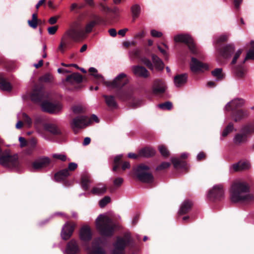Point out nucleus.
Wrapping results in <instances>:
<instances>
[{"instance_id": "69168bd1", "label": "nucleus", "mask_w": 254, "mask_h": 254, "mask_svg": "<svg viewBox=\"0 0 254 254\" xmlns=\"http://www.w3.org/2000/svg\"><path fill=\"white\" fill-rule=\"evenodd\" d=\"M241 53L242 50L240 49L237 51L232 61V64H235L236 63L237 59L239 58Z\"/></svg>"}, {"instance_id": "b1692460", "label": "nucleus", "mask_w": 254, "mask_h": 254, "mask_svg": "<svg viewBox=\"0 0 254 254\" xmlns=\"http://www.w3.org/2000/svg\"><path fill=\"white\" fill-rule=\"evenodd\" d=\"M249 115V114L247 110H238L233 113L232 117L235 122H238L248 117Z\"/></svg>"}, {"instance_id": "680f3d73", "label": "nucleus", "mask_w": 254, "mask_h": 254, "mask_svg": "<svg viewBox=\"0 0 254 254\" xmlns=\"http://www.w3.org/2000/svg\"><path fill=\"white\" fill-rule=\"evenodd\" d=\"M58 29V26H54L50 27L48 28V32L50 35H54L57 31Z\"/></svg>"}, {"instance_id": "5fc2aeb1", "label": "nucleus", "mask_w": 254, "mask_h": 254, "mask_svg": "<svg viewBox=\"0 0 254 254\" xmlns=\"http://www.w3.org/2000/svg\"><path fill=\"white\" fill-rule=\"evenodd\" d=\"M143 104V101L141 98L134 99L131 103V106L133 108H137Z\"/></svg>"}, {"instance_id": "412c9836", "label": "nucleus", "mask_w": 254, "mask_h": 254, "mask_svg": "<svg viewBox=\"0 0 254 254\" xmlns=\"http://www.w3.org/2000/svg\"><path fill=\"white\" fill-rule=\"evenodd\" d=\"M133 74L139 77L147 78L149 76L148 71L144 67L140 65H133L131 67Z\"/></svg>"}, {"instance_id": "9d476101", "label": "nucleus", "mask_w": 254, "mask_h": 254, "mask_svg": "<svg viewBox=\"0 0 254 254\" xmlns=\"http://www.w3.org/2000/svg\"><path fill=\"white\" fill-rule=\"evenodd\" d=\"M42 110L51 114H56L61 111L63 108L62 105L59 102L52 103L44 101L41 104Z\"/></svg>"}, {"instance_id": "8fccbe9b", "label": "nucleus", "mask_w": 254, "mask_h": 254, "mask_svg": "<svg viewBox=\"0 0 254 254\" xmlns=\"http://www.w3.org/2000/svg\"><path fill=\"white\" fill-rule=\"evenodd\" d=\"M158 149L159 150L160 153L164 157H166L169 156V152L167 149V147L164 145H161L159 146Z\"/></svg>"}, {"instance_id": "a18cd8bd", "label": "nucleus", "mask_w": 254, "mask_h": 254, "mask_svg": "<svg viewBox=\"0 0 254 254\" xmlns=\"http://www.w3.org/2000/svg\"><path fill=\"white\" fill-rule=\"evenodd\" d=\"M251 45L254 49L248 51L243 63H244L247 59L254 60V41H252L251 42Z\"/></svg>"}, {"instance_id": "6ab92c4d", "label": "nucleus", "mask_w": 254, "mask_h": 254, "mask_svg": "<svg viewBox=\"0 0 254 254\" xmlns=\"http://www.w3.org/2000/svg\"><path fill=\"white\" fill-rule=\"evenodd\" d=\"M92 232L90 228L88 225H83L79 231V238L84 242L89 241L92 238Z\"/></svg>"}, {"instance_id": "bb28decb", "label": "nucleus", "mask_w": 254, "mask_h": 254, "mask_svg": "<svg viewBox=\"0 0 254 254\" xmlns=\"http://www.w3.org/2000/svg\"><path fill=\"white\" fill-rule=\"evenodd\" d=\"M247 140L248 136H247L246 133H243L241 132L235 135L233 138V142L235 144L239 145L243 143L246 142Z\"/></svg>"}, {"instance_id": "4be33fe9", "label": "nucleus", "mask_w": 254, "mask_h": 254, "mask_svg": "<svg viewBox=\"0 0 254 254\" xmlns=\"http://www.w3.org/2000/svg\"><path fill=\"white\" fill-rule=\"evenodd\" d=\"M190 68L193 72H196L200 70L208 69V66L207 64H204L198 61L196 59L192 58L190 63Z\"/></svg>"}, {"instance_id": "13d9d810", "label": "nucleus", "mask_w": 254, "mask_h": 254, "mask_svg": "<svg viewBox=\"0 0 254 254\" xmlns=\"http://www.w3.org/2000/svg\"><path fill=\"white\" fill-rule=\"evenodd\" d=\"M140 51L138 49L133 50L130 53V56L132 58H138L140 56Z\"/></svg>"}, {"instance_id": "423d86ee", "label": "nucleus", "mask_w": 254, "mask_h": 254, "mask_svg": "<svg viewBox=\"0 0 254 254\" xmlns=\"http://www.w3.org/2000/svg\"><path fill=\"white\" fill-rule=\"evenodd\" d=\"M149 167L141 164L137 167L136 169V174L138 179L144 183H150L153 181V177L149 172Z\"/></svg>"}, {"instance_id": "79ce46f5", "label": "nucleus", "mask_w": 254, "mask_h": 254, "mask_svg": "<svg viewBox=\"0 0 254 254\" xmlns=\"http://www.w3.org/2000/svg\"><path fill=\"white\" fill-rule=\"evenodd\" d=\"M241 132L243 133H246L247 136L250 133H254V125H248L243 127Z\"/></svg>"}, {"instance_id": "f03ea898", "label": "nucleus", "mask_w": 254, "mask_h": 254, "mask_svg": "<svg viewBox=\"0 0 254 254\" xmlns=\"http://www.w3.org/2000/svg\"><path fill=\"white\" fill-rule=\"evenodd\" d=\"M82 34V32H78L74 27H71L63 35L58 50L64 53L66 49L70 48L72 41H77Z\"/></svg>"}, {"instance_id": "473e14b6", "label": "nucleus", "mask_w": 254, "mask_h": 254, "mask_svg": "<svg viewBox=\"0 0 254 254\" xmlns=\"http://www.w3.org/2000/svg\"><path fill=\"white\" fill-rule=\"evenodd\" d=\"M151 57L153 64L155 68L159 70H162L164 68V64L162 61L155 55H152Z\"/></svg>"}, {"instance_id": "a19ab883", "label": "nucleus", "mask_w": 254, "mask_h": 254, "mask_svg": "<svg viewBox=\"0 0 254 254\" xmlns=\"http://www.w3.org/2000/svg\"><path fill=\"white\" fill-rule=\"evenodd\" d=\"M72 112L75 114L84 113L86 111V108L81 105H76L71 107Z\"/></svg>"}, {"instance_id": "dca6fc26", "label": "nucleus", "mask_w": 254, "mask_h": 254, "mask_svg": "<svg viewBox=\"0 0 254 254\" xmlns=\"http://www.w3.org/2000/svg\"><path fill=\"white\" fill-rule=\"evenodd\" d=\"M245 101L242 98H235L227 103L224 110L230 111L234 109L242 107L245 104Z\"/></svg>"}, {"instance_id": "052dcab7", "label": "nucleus", "mask_w": 254, "mask_h": 254, "mask_svg": "<svg viewBox=\"0 0 254 254\" xmlns=\"http://www.w3.org/2000/svg\"><path fill=\"white\" fill-rule=\"evenodd\" d=\"M171 164L169 162H164L156 168V170H160L166 169L170 166Z\"/></svg>"}, {"instance_id": "6e6d98bb", "label": "nucleus", "mask_w": 254, "mask_h": 254, "mask_svg": "<svg viewBox=\"0 0 254 254\" xmlns=\"http://www.w3.org/2000/svg\"><path fill=\"white\" fill-rule=\"evenodd\" d=\"M53 76L50 74H46L40 77L41 81L44 82H50L52 81Z\"/></svg>"}, {"instance_id": "774afa93", "label": "nucleus", "mask_w": 254, "mask_h": 254, "mask_svg": "<svg viewBox=\"0 0 254 254\" xmlns=\"http://www.w3.org/2000/svg\"><path fill=\"white\" fill-rule=\"evenodd\" d=\"M28 23L31 27L33 29H36L37 27V21L35 20H29L28 21Z\"/></svg>"}, {"instance_id": "0eeeda50", "label": "nucleus", "mask_w": 254, "mask_h": 254, "mask_svg": "<svg viewBox=\"0 0 254 254\" xmlns=\"http://www.w3.org/2000/svg\"><path fill=\"white\" fill-rule=\"evenodd\" d=\"M91 123L90 119L86 116H77L73 118L70 123L71 128L74 132L79 129L83 128L89 125Z\"/></svg>"}, {"instance_id": "4c0bfd02", "label": "nucleus", "mask_w": 254, "mask_h": 254, "mask_svg": "<svg viewBox=\"0 0 254 254\" xmlns=\"http://www.w3.org/2000/svg\"><path fill=\"white\" fill-rule=\"evenodd\" d=\"M91 183L90 176L88 175H84L81 178V186L84 190H87Z\"/></svg>"}, {"instance_id": "ddd939ff", "label": "nucleus", "mask_w": 254, "mask_h": 254, "mask_svg": "<svg viewBox=\"0 0 254 254\" xmlns=\"http://www.w3.org/2000/svg\"><path fill=\"white\" fill-rule=\"evenodd\" d=\"M224 190L222 184H218L213 187L208 193V196L210 199H220L223 196Z\"/></svg>"}, {"instance_id": "4468645a", "label": "nucleus", "mask_w": 254, "mask_h": 254, "mask_svg": "<svg viewBox=\"0 0 254 254\" xmlns=\"http://www.w3.org/2000/svg\"><path fill=\"white\" fill-rule=\"evenodd\" d=\"M75 226L76 225L74 223L66 222L62 229L61 234L62 238L64 240L69 239L71 236Z\"/></svg>"}, {"instance_id": "7c9ffc66", "label": "nucleus", "mask_w": 254, "mask_h": 254, "mask_svg": "<svg viewBox=\"0 0 254 254\" xmlns=\"http://www.w3.org/2000/svg\"><path fill=\"white\" fill-rule=\"evenodd\" d=\"M69 175V173L68 169H64L55 174V179L57 182H61Z\"/></svg>"}, {"instance_id": "f257e3e1", "label": "nucleus", "mask_w": 254, "mask_h": 254, "mask_svg": "<svg viewBox=\"0 0 254 254\" xmlns=\"http://www.w3.org/2000/svg\"><path fill=\"white\" fill-rule=\"evenodd\" d=\"M249 184L242 181L234 182L231 189L230 198L233 202H243L253 199V195L249 193Z\"/></svg>"}, {"instance_id": "393cba45", "label": "nucleus", "mask_w": 254, "mask_h": 254, "mask_svg": "<svg viewBox=\"0 0 254 254\" xmlns=\"http://www.w3.org/2000/svg\"><path fill=\"white\" fill-rule=\"evenodd\" d=\"M43 126L45 130L50 132L54 135H59L61 133V131L57 125L51 123H44Z\"/></svg>"}, {"instance_id": "9b49d317", "label": "nucleus", "mask_w": 254, "mask_h": 254, "mask_svg": "<svg viewBox=\"0 0 254 254\" xmlns=\"http://www.w3.org/2000/svg\"><path fill=\"white\" fill-rule=\"evenodd\" d=\"M93 20L87 23L85 26L84 30L78 31V32H82V36L80 38H83L85 36V34H88L92 32L93 27L96 25L103 21L102 18L99 15L96 14H92L91 16Z\"/></svg>"}, {"instance_id": "e2e57ef3", "label": "nucleus", "mask_w": 254, "mask_h": 254, "mask_svg": "<svg viewBox=\"0 0 254 254\" xmlns=\"http://www.w3.org/2000/svg\"><path fill=\"white\" fill-rule=\"evenodd\" d=\"M22 118L24 121L28 125H31L32 124V120L31 118L25 113L22 114Z\"/></svg>"}, {"instance_id": "f704fd0d", "label": "nucleus", "mask_w": 254, "mask_h": 254, "mask_svg": "<svg viewBox=\"0 0 254 254\" xmlns=\"http://www.w3.org/2000/svg\"><path fill=\"white\" fill-rule=\"evenodd\" d=\"M235 47L232 45H228L224 47L220 53L224 57L227 58L231 55L234 51Z\"/></svg>"}, {"instance_id": "2eb2a0df", "label": "nucleus", "mask_w": 254, "mask_h": 254, "mask_svg": "<svg viewBox=\"0 0 254 254\" xmlns=\"http://www.w3.org/2000/svg\"><path fill=\"white\" fill-rule=\"evenodd\" d=\"M30 98L34 102L39 103L47 98V95L42 89H35L32 92Z\"/></svg>"}, {"instance_id": "cd10ccee", "label": "nucleus", "mask_w": 254, "mask_h": 254, "mask_svg": "<svg viewBox=\"0 0 254 254\" xmlns=\"http://www.w3.org/2000/svg\"><path fill=\"white\" fill-rule=\"evenodd\" d=\"M106 186L102 184H98L94 187L91 191V192L95 195H101L106 191Z\"/></svg>"}, {"instance_id": "7ed1b4c3", "label": "nucleus", "mask_w": 254, "mask_h": 254, "mask_svg": "<svg viewBox=\"0 0 254 254\" xmlns=\"http://www.w3.org/2000/svg\"><path fill=\"white\" fill-rule=\"evenodd\" d=\"M96 226L101 234L105 236H112L116 227L112 219L105 214H101L97 218Z\"/></svg>"}, {"instance_id": "c85d7f7f", "label": "nucleus", "mask_w": 254, "mask_h": 254, "mask_svg": "<svg viewBox=\"0 0 254 254\" xmlns=\"http://www.w3.org/2000/svg\"><path fill=\"white\" fill-rule=\"evenodd\" d=\"M192 204V202L190 200L184 201L180 206L179 213L182 215L187 213L190 210Z\"/></svg>"}, {"instance_id": "c756f323", "label": "nucleus", "mask_w": 254, "mask_h": 254, "mask_svg": "<svg viewBox=\"0 0 254 254\" xmlns=\"http://www.w3.org/2000/svg\"><path fill=\"white\" fill-rule=\"evenodd\" d=\"M66 81L71 83L73 81L80 83L82 81V76L79 73H73L66 77Z\"/></svg>"}, {"instance_id": "58836bf2", "label": "nucleus", "mask_w": 254, "mask_h": 254, "mask_svg": "<svg viewBox=\"0 0 254 254\" xmlns=\"http://www.w3.org/2000/svg\"><path fill=\"white\" fill-rule=\"evenodd\" d=\"M89 71L92 73V75L94 76L99 82L103 83L104 82L105 79L104 77L101 74L98 73L97 70L95 68L91 67L89 68Z\"/></svg>"}, {"instance_id": "6e6552de", "label": "nucleus", "mask_w": 254, "mask_h": 254, "mask_svg": "<svg viewBox=\"0 0 254 254\" xmlns=\"http://www.w3.org/2000/svg\"><path fill=\"white\" fill-rule=\"evenodd\" d=\"M103 244L102 238L95 239L92 243L91 246L86 247V250L88 254H106V251L103 248Z\"/></svg>"}, {"instance_id": "49530a36", "label": "nucleus", "mask_w": 254, "mask_h": 254, "mask_svg": "<svg viewBox=\"0 0 254 254\" xmlns=\"http://www.w3.org/2000/svg\"><path fill=\"white\" fill-rule=\"evenodd\" d=\"M234 129V125L232 123H230L224 129L222 135L223 137L226 136L229 133L232 132Z\"/></svg>"}, {"instance_id": "338daca9", "label": "nucleus", "mask_w": 254, "mask_h": 254, "mask_svg": "<svg viewBox=\"0 0 254 254\" xmlns=\"http://www.w3.org/2000/svg\"><path fill=\"white\" fill-rule=\"evenodd\" d=\"M123 181V178L121 177L117 178L114 181V185L117 187H119L122 184Z\"/></svg>"}, {"instance_id": "2f4dec72", "label": "nucleus", "mask_w": 254, "mask_h": 254, "mask_svg": "<svg viewBox=\"0 0 254 254\" xmlns=\"http://www.w3.org/2000/svg\"><path fill=\"white\" fill-rule=\"evenodd\" d=\"M155 153V151L153 148L146 147L140 150L138 155L140 157H149L154 155Z\"/></svg>"}, {"instance_id": "603ef678", "label": "nucleus", "mask_w": 254, "mask_h": 254, "mask_svg": "<svg viewBox=\"0 0 254 254\" xmlns=\"http://www.w3.org/2000/svg\"><path fill=\"white\" fill-rule=\"evenodd\" d=\"M111 201V198L108 196H105L99 201V205L101 207H105Z\"/></svg>"}, {"instance_id": "72a5a7b5", "label": "nucleus", "mask_w": 254, "mask_h": 254, "mask_svg": "<svg viewBox=\"0 0 254 254\" xmlns=\"http://www.w3.org/2000/svg\"><path fill=\"white\" fill-rule=\"evenodd\" d=\"M103 97L105 99L106 104L109 108H116L117 107L118 104L114 96L104 95Z\"/></svg>"}, {"instance_id": "5701e85b", "label": "nucleus", "mask_w": 254, "mask_h": 254, "mask_svg": "<svg viewBox=\"0 0 254 254\" xmlns=\"http://www.w3.org/2000/svg\"><path fill=\"white\" fill-rule=\"evenodd\" d=\"M79 248L76 241L73 239L70 241L66 246L65 253L66 254H77Z\"/></svg>"}, {"instance_id": "09e8293b", "label": "nucleus", "mask_w": 254, "mask_h": 254, "mask_svg": "<svg viewBox=\"0 0 254 254\" xmlns=\"http://www.w3.org/2000/svg\"><path fill=\"white\" fill-rule=\"evenodd\" d=\"M123 157V155L120 154L115 157L114 159V166L113 168V171H116L120 165V161Z\"/></svg>"}, {"instance_id": "3c124183", "label": "nucleus", "mask_w": 254, "mask_h": 254, "mask_svg": "<svg viewBox=\"0 0 254 254\" xmlns=\"http://www.w3.org/2000/svg\"><path fill=\"white\" fill-rule=\"evenodd\" d=\"M140 60L141 62L146 66H147L150 69L152 70L153 69V64L148 59L146 58H142Z\"/></svg>"}, {"instance_id": "a878e982", "label": "nucleus", "mask_w": 254, "mask_h": 254, "mask_svg": "<svg viewBox=\"0 0 254 254\" xmlns=\"http://www.w3.org/2000/svg\"><path fill=\"white\" fill-rule=\"evenodd\" d=\"M188 76L187 74H182L176 75L174 77V83L176 87H181L187 82Z\"/></svg>"}, {"instance_id": "1a4fd4ad", "label": "nucleus", "mask_w": 254, "mask_h": 254, "mask_svg": "<svg viewBox=\"0 0 254 254\" xmlns=\"http://www.w3.org/2000/svg\"><path fill=\"white\" fill-rule=\"evenodd\" d=\"M176 42H182L186 44L190 52L193 54H197V50L195 47L191 37L188 34H178L174 36Z\"/></svg>"}, {"instance_id": "0e129e2a", "label": "nucleus", "mask_w": 254, "mask_h": 254, "mask_svg": "<svg viewBox=\"0 0 254 254\" xmlns=\"http://www.w3.org/2000/svg\"><path fill=\"white\" fill-rule=\"evenodd\" d=\"M110 12H112L114 14V18H116L119 16L120 10L118 7H114L113 8L111 9V10Z\"/></svg>"}, {"instance_id": "a211bd4d", "label": "nucleus", "mask_w": 254, "mask_h": 254, "mask_svg": "<svg viewBox=\"0 0 254 254\" xmlns=\"http://www.w3.org/2000/svg\"><path fill=\"white\" fill-rule=\"evenodd\" d=\"M251 168V164L248 161H239L233 164L230 167L231 172H236L248 170Z\"/></svg>"}, {"instance_id": "bf43d9fd", "label": "nucleus", "mask_w": 254, "mask_h": 254, "mask_svg": "<svg viewBox=\"0 0 254 254\" xmlns=\"http://www.w3.org/2000/svg\"><path fill=\"white\" fill-rule=\"evenodd\" d=\"M150 34L153 37L159 38L161 37L163 34L160 31H158L155 29H152L150 31Z\"/></svg>"}, {"instance_id": "ea45409f", "label": "nucleus", "mask_w": 254, "mask_h": 254, "mask_svg": "<svg viewBox=\"0 0 254 254\" xmlns=\"http://www.w3.org/2000/svg\"><path fill=\"white\" fill-rule=\"evenodd\" d=\"M131 11L133 19L134 20L139 15L141 11L140 6L137 4H135L131 6Z\"/></svg>"}, {"instance_id": "f3484780", "label": "nucleus", "mask_w": 254, "mask_h": 254, "mask_svg": "<svg viewBox=\"0 0 254 254\" xmlns=\"http://www.w3.org/2000/svg\"><path fill=\"white\" fill-rule=\"evenodd\" d=\"M50 159L48 157H42L36 159L32 163V168L34 170H40L49 165Z\"/></svg>"}, {"instance_id": "aec40b11", "label": "nucleus", "mask_w": 254, "mask_h": 254, "mask_svg": "<svg viewBox=\"0 0 254 254\" xmlns=\"http://www.w3.org/2000/svg\"><path fill=\"white\" fill-rule=\"evenodd\" d=\"M166 89V86L164 81L162 80H156L152 87V92L155 95L163 93Z\"/></svg>"}, {"instance_id": "4d7b16f0", "label": "nucleus", "mask_w": 254, "mask_h": 254, "mask_svg": "<svg viewBox=\"0 0 254 254\" xmlns=\"http://www.w3.org/2000/svg\"><path fill=\"white\" fill-rule=\"evenodd\" d=\"M53 157L63 161H64L66 159V157L65 155L63 154H53Z\"/></svg>"}, {"instance_id": "c03bdc74", "label": "nucleus", "mask_w": 254, "mask_h": 254, "mask_svg": "<svg viewBox=\"0 0 254 254\" xmlns=\"http://www.w3.org/2000/svg\"><path fill=\"white\" fill-rule=\"evenodd\" d=\"M171 161L175 168H184L185 167V162L180 161L178 158H172Z\"/></svg>"}, {"instance_id": "864d4df0", "label": "nucleus", "mask_w": 254, "mask_h": 254, "mask_svg": "<svg viewBox=\"0 0 254 254\" xmlns=\"http://www.w3.org/2000/svg\"><path fill=\"white\" fill-rule=\"evenodd\" d=\"M228 36L226 34H223L219 37L215 38L214 42L216 43H219L222 42H224L227 40Z\"/></svg>"}, {"instance_id": "f8f14e48", "label": "nucleus", "mask_w": 254, "mask_h": 254, "mask_svg": "<svg viewBox=\"0 0 254 254\" xmlns=\"http://www.w3.org/2000/svg\"><path fill=\"white\" fill-rule=\"evenodd\" d=\"M126 77V74L123 73L119 74L112 81H106L103 82L107 86L112 88H121L124 86L126 82L123 79Z\"/></svg>"}, {"instance_id": "39448f33", "label": "nucleus", "mask_w": 254, "mask_h": 254, "mask_svg": "<svg viewBox=\"0 0 254 254\" xmlns=\"http://www.w3.org/2000/svg\"><path fill=\"white\" fill-rule=\"evenodd\" d=\"M0 164L9 169L16 168L18 165L17 155L16 154L11 155L9 153L3 154L0 156Z\"/></svg>"}, {"instance_id": "c9c22d12", "label": "nucleus", "mask_w": 254, "mask_h": 254, "mask_svg": "<svg viewBox=\"0 0 254 254\" xmlns=\"http://www.w3.org/2000/svg\"><path fill=\"white\" fill-rule=\"evenodd\" d=\"M0 88L3 91H9L11 89L10 83L5 80L2 75L0 74Z\"/></svg>"}, {"instance_id": "de8ad7c7", "label": "nucleus", "mask_w": 254, "mask_h": 254, "mask_svg": "<svg viewBox=\"0 0 254 254\" xmlns=\"http://www.w3.org/2000/svg\"><path fill=\"white\" fill-rule=\"evenodd\" d=\"M158 107L163 110H170L172 108V104L171 102L167 101L165 103L159 104Z\"/></svg>"}, {"instance_id": "e433bc0d", "label": "nucleus", "mask_w": 254, "mask_h": 254, "mask_svg": "<svg viewBox=\"0 0 254 254\" xmlns=\"http://www.w3.org/2000/svg\"><path fill=\"white\" fill-rule=\"evenodd\" d=\"M117 95L119 98L123 101L127 100L132 97V91H122L118 92Z\"/></svg>"}, {"instance_id": "20e7f679", "label": "nucleus", "mask_w": 254, "mask_h": 254, "mask_svg": "<svg viewBox=\"0 0 254 254\" xmlns=\"http://www.w3.org/2000/svg\"><path fill=\"white\" fill-rule=\"evenodd\" d=\"M131 240L130 234L128 232L125 233L123 237H118L113 244L114 249L111 254H125V249Z\"/></svg>"}, {"instance_id": "37998d69", "label": "nucleus", "mask_w": 254, "mask_h": 254, "mask_svg": "<svg viewBox=\"0 0 254 254\" xmlns=\"http://www.w3.org/2000/svg\"><path fill=\"white\" fill-rule=\"evenodd\" d=\"M211 73L212 75L217 79V80H221L223 78L222 69L221 68H216Z\"/></svg>"}]
</instances>
